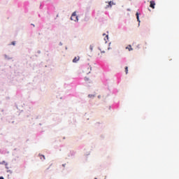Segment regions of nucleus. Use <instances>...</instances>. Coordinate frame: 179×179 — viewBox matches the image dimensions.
<instances>
[{"instance_id":"dca6fc26","label":"nucleus","mask_w":179,"mask_h":179,"mask_svg":"<svg viewBox=\"0 0 179 179\" xmlns=\"http://www.w3.org/2000/svg\"><path fill=\"white\" fill-rule=\"evenodd\" d=\"M3 163H5V162H3L1 163V164H3Z\"/></svg>"},{"instance_id":"9b49d317","label":"nucleus","mask_w":179,"mask_h":179,"mask_svg":"<svg viewBox=\"0 0 179 179\" xmlns=\"http://www.w3.org/2000/svg\"><path fill=\"white\" fill-rule=\"evenodd\" d=\"M88 97H94V95H93V94H89V95H88Z\"/></svg>"},{"instance_id":"6ab92c4d","label":"nucleus","mask_w":179,"mask_h":179,"mask_svg":"<svg viewBox=\"0 0 179 179\" xmlns=\"http://www.w3.org/2000/svg\"><path fill=\"white\" fill-rule=\"evenodd\" d=\"M95 179H97V178H95Z\"/></svg>"},{"instance_id":"39448f33","label":"nucleus","mask_w":179,"mask_h":179,"mask_svg":"<svg viewBox=\"0 0 179 179\" xmlns=\"http://www.w3.org/2000/svg\"><path fill=\"white\" fill-rule=\"evenodd\" d=\"M126 50H128L129 51H132L134 48H132V46L131 45H129L127 48Z\"/></svg>"},{"instance_id":"1a4fd4ad","label":"nucleus","mask_w":179,"mask_h":179,"mask_svg":"<svg viewBox=\"0 0 179 179\" xmlns=\"http://www.w3.org/2000/svg\"><path fill=\"white\" fill-rule=\"evenodd\" d=\"M99 50L101 52V54H104V52H104V50H101V49H99Z\"/></svg>"},{"instance_id":"ddd939ff","label":"nucleus","mask_w":179,"mask_h":179,"mask_svg":"<svg viewBox=\"0 0 179 179\" xmlns=\"http://www.w3.org/2000/svg\"><path fill=\"white\" fill-rule=\"evenodd\" d=\"M90 48L91 51L93 50V46L91 45V46L90 47Z\"/></svg>"},{"instance_id":"9d476101","label":"nucleus","mask_w":179,"mask_h":179,"mask_svg":"<svg viewBox=\"0 0 179 179\" xmlns=\"http://www.w3.org/2000/svg\"><path fill=\"white\" fill-rule=\"evenodd\" d=\"M85 82H88L89 78H87V77H85Z\"/></svg>"},{"instance_id":"4468645a","label":"nucleus","mask_w":179,"mask_h":179,"mask_svg":"<svg viewBox=\"0 0 179 179\" xmlns=\"http://www.w3.org/2000/svg\"><path fill=\"white\" fill-rule=\"evenodd\" d=\"M90 71H92V67L90 68L89 73H90Z\"/></svg>"},{"instance_id":"f3484780","label":"nucleus","mask_w":179,"mask_h":179,"mask_svg":"<svg viewBox=\"0 0 179 179\" xmlns=\"http://www.w3.org/2000/svg\"><path fill=\"white\" fill-rule=\"evenodd\" d=\"M63 166H64V167H65V165H64V164H63Z\"/></svg>"},{"instance_id":"f8f14e48","label":"nucleus","mask_w":179,"mask_h":179,"mask_svg":"<svg viewBox=\"0 0 179 179\" xmlns=\"http://www.w3.org/2000/svg\"><path fill=\"white\" fill-rule=\"evenodd\" d=\"M11 44H12V45H15V41H13V42L11 43Z\"/></svg>"},{"instance_id":"7ed1b4c3","label":"nucleus","mask_w":179,"mask_h":179,"mask_svg":"<svg viewBox=\"0 0 179 179\" xmlns=\"http://www.w3.org/2000/svg\"><path fill=\"white\" fill-rule=\"evenodd\" d=\"M113 5H115V3H114V1H109L108 5L106 6V8H111Z\"/></svg>"},{"instance_id":"2eb2a0df","label":"nucleus","mask_w":179,"mask_h":179,"mask_svg":"<svg viewBox=\"0 0 179 179\" xmlns=\"http://www.w3.org/2000/svg\"><path fill=\"white\" fill-rule=\"evenodd\" d=\"M0 179H3V177H0Z\"/></svg>"},{"instance_id":"a211bd4d","label":"nucleus","mask_w":179,"mask_h":179,"mask_svg":"<svg viewBox=\"0 0 179 179\" xmlns=\"http://www.w3.org/2000/svg\"><path fill=\"white\" fill-rule=\"evenodd\" d=\"M98 55H100V53H98Z\"/></svg>"},{"instance_id":"0eeeda50","label":"nucleus","mask_w":179,"mask_h":179,"mask_svg":"<svg viewBox=\"0 0 179 179\" xmlns=\"http://www.w3.org/2000/svg\"><path fill=\"white\" fill-rule=\"evenodd\" d=\"M39 156H40L41 160H43H43H45V157L44 155H39Z\"/></svg>"},{"instance_id":"f257e3e1","label":"nucleus","mask_w":179,"mask_h":179,"mask_svg":"<svg viewBox=\"0 0 179 179\" xmlns=\"http://www.w3.org/2000/svg\"><path fill=\"white\" fill-rule=\"evenodd\" d=\"M71 20H73V22H78V15H76V12H73L71 17Z\"/></svg>"},{"instance_id":"20e7f679","label":"nucleus","mask_w":179,"mask_h":179,"mask_svg":"<svg viewBox=\"0 0 179 179\" xmlns=\"http://www.w3.org/2000/svg\"><path fill=\"white\" fill-rule=\"evenodd\" d=\"M79 59H80V57L79 56L76 57H74V59H73V62L76 63V62H78V61H79Z\"/></svg>"},{"instance_id":"423d86ee","label":"nucleus","mask_w":179,"mask_h":179,"mask_svg":"<svg viewBox=\"0 0 179 179\" xmlns=\"http://www.w3.org/2000/svg\"><path fill=\"white\" fill-rule=\"evenodd\" d=\"M136 16L138 23H141V20H139V13H136Z\"/></svg>"},{"instance_id":"f03ea898","label":"nucleus","mask_w":179,"mask_h":179,"mask_svg":"<svg viewBox=\"0 0 179 179\" xmlns=\"http://www.w3.org/2000/svg\"><path fill=\"white\" fill-rule=\"evenodd\" d=\"M155 5H156V3H155V1H151L150 2V8H152V9H155Z\"/></svg>"},{"instance_id":"6e6552de","label":"nucleus","mask_w":179,"mask_h":179,"mask_svg":"<svg viewBox=\"0 0 179 179\" xmlns=\"http://www.w3.org/2000/svg\"><path fill=\"white\" fill-rule=\"evenodd\" d=\"M126 75H128V66L125 67Z\"/></svg>"}]
</instances>
